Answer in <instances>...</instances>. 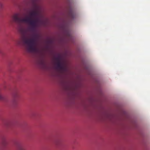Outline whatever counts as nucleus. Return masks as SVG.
Here are the masks:
<instances>
[{
	"label": "nucleus",
	"mask_w": 150,
	"mask_h": 150,
	"mask_svg": "<svg viewBox=\"0 0 150 150\" xmlns=\"http://www.w3.org/2000/svg\"><path fill=\"white\" fill-rule=\"evenodd\" d=\"M31 0L33 4V10L30 13V17L22 18L19 17L18 14H16L13 16L12 18L13 22L19 25L23 23H28L30 26L31 29L33 30L36 27L37 23L39 21V19L37 17L39 14L38 10L39 7L36 3L38 0Z\"/></svg>",
	"instance_id": "nucleus-1"
},
{
	"label": "nucleus",
	"mask_w": 150,
	"mask_h": 150,
	"mask_svg": "<svg viewBox=\"0 0 150 150\" xmlns=\"http://www.w3.org/2000/svg\"><path fill=\"white\" fill-rule=\"evenodd\" d=\"M19 31L22 35L21 40L24 45L27 51L30 52H35L38 50L36 47V42L35 39L33 38L29 39L25 36L26 31L22 27H21L19 28Z\"/></svg>",
	"instance_id": "nucleus-2"
},
{
	"label": "nucleus",
	"mask_w": 150,
	"mask_h": 150,
	"mask_svg": "<svg viewBox=\"0 0 150 150\" xmlns=\"http://www.w3.org/2000/svg\"><path fill=\"white\" fill-rule=\"evenodd\" d=\"M56 61L55 65L56 69L60 71H63L64 70V67L63 65L60 61V58L59 57H58L55 58Z\"/></svg>",
	"instance_id": "nucleus-3"
},
{
	"label": "nucleus",
	"mask_w": 150,
	"mask_h": 150,
	"mask_svg": "<svg viewBox=\"0 0 150 150\" xmlns=\"http://www.w3.org/2000/svg\"><path fill=\"white\" fill-rule=\"evenodd\" d=\"M13 101L14 103H16V99L19 97L18 91H14L13 93Z\"/></svg>",
	"instance_id": "nucleus-4"
},
{
	"label": "nucleus",
	"mask_w": 150,
	"mask_h": 150,
	"mask_svg": "<svg viewBox=\"0 0 150 150\" xmlns=\"http://www.w3.org/2000/svg\"><path fill=\"white\" fill-rule=\"evenodd\" d=\"M75 15L72 11H71L68 13V17L70 19H73L75 17Z\"/></svg>",
	"instance_id": "nucleus-5"
},
{
	"label": "nucleus",
	"mask_w": 150,
	"mask_h": 150,
	"mask_svg": "<svg viewBox=\"0 0 150 150\" xmlns=\"http://www.w3.org/2000/svg\"><path fill=\"white\" fill-rule=\"evenodd\" d=\"M41 65H42L43 68L46 67L47 66L46 63L43 61H41L40 62Z\"/></svg>",
	"instance_id": "nucleus-6"
},
{
	"label": "nucleus",
	"mask_w": 150,
	"mask_h": 150,
	"mask_svg": "<svg viewBox=\"0 0 150 150\" xmlns=\"http://www.w3.org/2000/svg\"><path fill=\"white\" fill-rule=\"evenodd\" d=\"M5 99V97L0 94V100H4Z\"/></svg>",
	"instance_id": "nucleus-7"
},
{
	"label": "nucleus",
	"mask_w": 150,
	"mask_h": 150,
	"mask_svg": "<svg viewBox=\"0 0 150 150\" xmlns=\"http://www.w3.org/2000/svg\"><path fill=\"white\" fill-rule=\"evenodd\" d=\"M18 149L19 150H24L23 148L21 145H18Z\"/></svg>",
	"instance_id": "nucleus-8"
},
{
	"label": "nucleus",
	"mask_w": 150,
	"mask_h": 150,
	"mask_svg": "<svg viewBox=\"0 0 150 150\" xmlns=\"http://www.w3.org/2000/svg\"><path fill=\"white\" fill-rule=\"evenodd\" d=\"M60 142L59 141H58V142H56V144L57 145H59V142Z\"/></svg>",
	"instance_id": "nucleus-9"
},
{
	"label": "nucleus",
	"mask_w": 150,
	"mask_h": 150,
	"mask_svg": "<svg viewBox=\"0 0 150 150\" xmlns=\"http://www.w3.org/2000/svg\"><path fill=\"white\" fill-rule=\"evenodd\" d=\"M3 6V4L1 3H0V7L2 8Z\"/></svg>",
	"instance_id": "nucleus-10"
}]
</instances>
